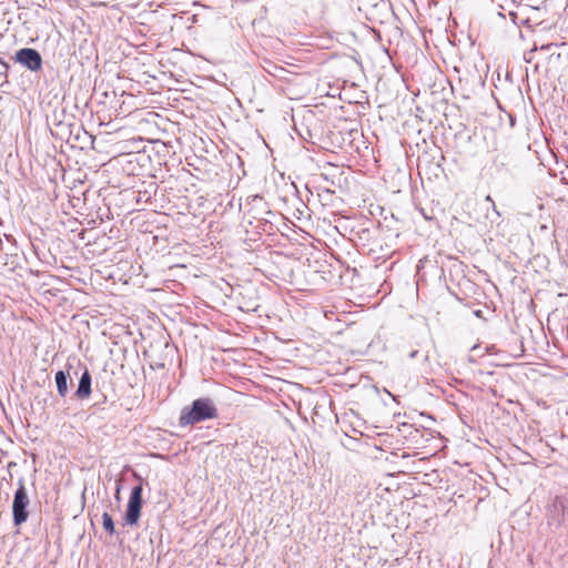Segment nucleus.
Returning <instances> with one entry per match:
<instances>
[{"instance_id":"9b49d317","label":"nucleus","mask_w":568,"mask_h":568,"mask_svg":"<svg viewBox=\"0 0 568 568\" xmlns=\"http://www.w3.org/2000/svg\"><path fill=\"white\" fill-rule=\"evenodd\" d=\"M106 400V395L100 394L99 398L94 402L93 407L97 409H103Z\"/></svg>"},{"instance_id":"39448f33","label":"nucleus","mask_w":568,"mask_h":568,"mask_svg":"<svg viewBox=\"0 0 568 568\" xmlns=\"http://www.w3.org/2000/svg\"><path fill=\"white\" fill-rule=\"evenodd\" d=\"M16 60L31 71H39L42 67L40 53L31 48L19 50L16 54Z\"/></svg>"},{"instance_id":"7ed1b4c3","label":"nucleus","mask_w":568,"mask_h":568,"mask_svg":"<svg viewBox=\"0 0 568 568\" xmlns=\"http://www.w3.org/2000/svg\"><path fill=\"white\" fill-rule=\"evenodd\" d=\"M18 488L16 489L12 503V517L13 524L20 526L27 521L29 517L28 506L29 497L24 485V479L21 477L18 480Z\"/></svg>"},{"instance_id":"dca6fc26","label":"nucleus","mask_w":568,"mask_h":568,"mask_svg":"<svg viewBox=\"0 0 568 568\" xmlns=\"http://www.w3.org/2000/svg\"><path fill=\"white\" fill-rule=\"evenodd\" d=\"M480 314H481V311H480V310L475 312V315H476V316H480Z\"/></svg>"},{"instance_id":"1a4fd4ad","label":"nucleus","mask_w":568,"mask_h":568,"mask_svg":"<svg viewBox=\"0 0 568 568\" xmlns=\"http://www.w3.org/2000/svg\"><path fill=\"white\" fill-rule=\"evenodd\" d=\"M22 254L26 258V261H29L30 258H38L40 261H43L48 264H51L49 261V257H52L55 260L54 256L51 255V251H22Z\"/></svg>"},{"instance_id":"9d476101","label":"nucleus","mask_w":568,"mask_h":568,"mask_svg":"<svg viewBox=\"0 0 568 568\" xmlns=\"http://www.w3.org/2000/svg\"><path fill=\"white\" fill-rule=\"evenodd\" d=\"M102 525L105 531H108L110 535H113L115 532L114 521L112 519V516L104 511L102 514Z\"/></svg>"},{"instance_id":"f8f14e48","label":"nucleus","mask_w":568,"mask_h":568,"mask_svg":"<svg viewBox=\"0 0 568 568\" xmlns=\"http://www.w3.org/2000/svg\"><path fill=\"white\" fill-rule=\"evenodd\" d=\"M314 253H318L320 254V253H323V251L322 250L314 251V252L311 253V255H314ZM324 253H325V255H327V253H329V255L333 256V251H324Z\"/></svg>"},{"instance_id":"f03ea898","label":"nucleus","mask_w":568,"mask_h":568,"mask_svg":"<svg viewBox=\"0 0 568 568\" xmlns=\"http://www.w3.org/2000/svg\"><path fill=\"white\" fill-rule=\"evenodd\" d=\"M134 477L139 480V484L135 485L131 489V494H130V497H129V501H128L126 510H125V516H124V521L129 526L138 525V523L140 520V517H141V510H142V505H143V498H142L143 484H142V478L139 475H136V474H134Z\"/></svg>"},{"instance_id":"2eb2a0df","label":"nucleus","mask_w":568,"mask_h":568,"mask_svg":"<svg viewBox=\"0 0 568 568\" xmlns=\"http://www.w3.org/2000/svg\"><path fill=\"white\" fill-rule=\"evenodd\" d=\"M486 201L494 203V202H493V199H491V196H490V195H487V196H486Z\"/></svg>"},{"instance_id":"423d86ee","label":"nucleus","mask_w":568,"mask_h":568,"mask_svg":"<svg viewBox=\"0 0 568 568\" xmlns=\"http://www.w3.org/2000/svg\"><path fill=\"white\" fill-rule=\"evenodd\" d=\"M91 394H92V377H91V374L88 371V368H84V372L82 373V375L79 379L78 388L74 393V396L78 399L83 400V399L89 398Z\"/></svg>"},{"instance_id":"20e7f679","label":"nucleus","mask_w":568,"mask_h":568,"mask_svg":"<svg viewBox=\"0 0 568 568\" xmlns=\"http://www.w3.org/2000/svg\"><path fill=\"white\" fill-rule=\"evenodd\" d=\"M565 516V503L560 496H556L546 508V519L550 527H559Z\"/></svg>"},{"instance_id":"6e6552de","label":"nucleus","mask_w":568,"mask_h":568,"mask_svg":"<svg viewBox=\"0 0 568 568\" xmlns=\"http://www.w3.org/2000/svg\"><path fill=\"white\" fill-rule=\"evenodd\" d=\"M444 255L440 251H435L433 255H426L423 258L419 260L418 267L425 268L427 263L434 262L437 267H439L442 271L444 270ZM447 258H452L450 256H446Z\"/></svg>"},{"instance_id":"ddd939ff","label":"nucleus","mask_w":568,"mask_h":568,"mask_svg":"<svg viewBox=\"0 0 568 568\" xmlns=\"http://www.w3.org/2000/svg\"><path fill=\"white\" fill-rule=\"evenodd\" d=\"M417 354H418V351H412V352L408 354V357H409L410 359L416 358Z\"/></svg>"},{"instance_id":"4468645a","label":"nucleus","mask_w":568,"mask_h":568,"mask_svg":"<svg viewBox=\"0 0 568 568\" xmlns=\"http://www.w3.org/2000/svg\"><path fill=\"white\" fill-rule=\"evenodd\" d=\"M119 494H120V485L118 484V486H116V498H119Z\"/></svg>"},{"instance_id":"0eeeda50","label":"nucleus","mask_w":568,"mask_h":568,"mask_svg":"<svg viewBox=\"0 0 568 568\" xmlns=\"http://www.w3.org/2000/svg\"><path fill=\"white\" fill-rule=\"evenodd\" d=\"M68 378L69 374L64 371L57 372L54 376L58 394L62 398H64L69 392Z\"/></svg>"},{"instance_id":"f257e3e1","label":"nucleus","mask_w":568,"mask_h":568,"mask_svg":"<svg viewBox=\"0 0 568 568\" xmlns=\"http://www.w3.org/2000/svg\"><path fill=\"white\" fill-rule=\"evenodd\" d=\"M219 416L217 408L210 397H201L192 402L181 410L179 425L182 427L195 425L207 419H215Z\"/></svg>"}]
</instances>
